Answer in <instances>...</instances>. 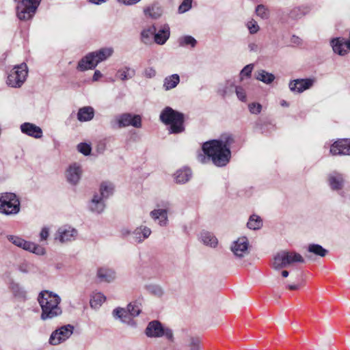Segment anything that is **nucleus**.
I'll return each instance as SVG.
<instances>
[{
	"label": "nucleus",
	"mask_w": 350,
	"mask_h": 350,
	"mask_svg": "<svg viewBox=\"0 0 350 350\" xmlns=\"http://www.w3.org/2000/svg\"><path fill=\"white\" fill-rule=\"evenodd\" d=\"M248 49L250 52L257 53L260 51V48L258 43L252 42L248 44Z\"/></svg>",
	"instance_id": "nucleus-57"
},
{
	"label": "nucleus",
	"mask_w": 350,
	"mask_h": 350,
	"mask_svg": "<svg viewBox=\"0 0 350 350\" xmlns=\"http://www.w3.org/2000/svg\"><path fill=\"white\" fill-rule=\"evenodd\" d=\"M112 314L115 319H119L123 323L132 327L136 325L135 322L130 317L126 308H116L113 310Z\"/></svg>",
	"instance_id": "nucleus-23"
},
{
	"label": "nucleus",
	"mask_w": 350,
	"mask_h": 350,
	"mask_svg": "<svg viewBox=\"0 0 350 350\" xmlns=\"http://www.w3.org/2000/svg\"><path fill=\"white\" fill-rule=\"evenodd\" d=\"M171 204L168 201H161L156 204L155 207L150 212L149 216L159 227H167L169 225V213Z\"/></svg>",
	"instance_id": "nucleus-5"
},
{
	"label": "nucleus",
	"mask_w": 350,
	"mask_h": 350,
	"mask_svg": "<svg viewBox=\"0 0 350 350\" xmlns=\"http://www.w3.org/2000/svg\"><path fill=\"white\" fill-rule=\"evenodd\" d=\"M310 11V8L307 5H301L295 7L291 10L288 13L289 17L293 20H298L308 14Z\"/></svg>",
	"instance_id": "nucleus-33"
},
{
	"label": "nucleus",
	"mask_w": 350,
	"mask_h": 350,
	"mask_svg": "<svg viewBox=\"0 0 350 350\" xmlns=\"http://www.w3.org/2000/svg\"><path fill=\"white\" fill-rule=\"evenodd\" d=\"M28 69L26 64L16 65L8 72L6 84L11 88H19L26 81Z\"/></svg>",
	"instance_id": "nucleus-7"
},
{
	"label": "nucleus",
	"mask_w": 350,
	"mask_h": 350,
	"mask_svg": "<svg viewBox=\"0 0 350 350\" xmlns=\"http://www.w3.org/2000/svg\"><path fill=\"white\" fill-rule=\"evenodd\" d=\"M144 12L146 15L152 18H158L162 14V10L161 8L157 5H152L146 8L144 10Z\"/></svg>",
	"instance_id": "nucleus-46"
},
{
	"label": "nucleus",
	"mask_w": 350,
	"mask_h": 350,
	"mask_svg": "<svg viewBox=\"0 0 350 350\" xmlns=\"http://www.w3.org/2000/svg\"><path fill=\"white\" fill-rule=\"evenodd\" d=\"M191 175V170L184 167L177 170L174 174V178L176 183L185 184L190 180Z\"/></svg>",
	"instance_id": "nucleus-30"
},
{
	"label": "nucleus",
	"mask_w": 350,
	"mask_h": 350,
	"mask_svg": "<svg viewBox=\"0 0 350 350\" xmlns=\"http://www.w3.org/2000/svg\"><path fill=\"white\" fill-rule=\"evenodd\" d=\"M139 1L140 0H118V2L127 5L135 4Z\"/></svg>",
	"instance_id": "nucleus-59"
},
{
	"label": "nucleus",
	"mask_w": 350,
	"mask_h": 350,
	"mask_svg": "<svg viewBox=\"0 0 350 350\" xmlns=\"http://www.w3.org/2000/svg\"><path fill=\"white\" fill-rule=\"evenodd\" d=\"M256 15L262 20H267L270 16L269 9L265 5H258L255 9Z\"/></svg>",
	"instance_id": "nucleus-44"
},
{
	"label": "nucleus",
	"mask_w": 350,
	"mask_h": 350,
	"mask_svg": "<svg viewBox=\"0 0 350 350\" xmlns=\"http://www.w3.org/2000/svg\"><path fill=\"white\" fill-rule=\"evenodd\" d=\"M307 251L309 254H314L320 257H324L327 254V250L323 248L319 244H310L308 247Z\"/></svg>",
	"instance_id": "nucleus-40"
},
{
	"label": "nucleus",
	"mask_w": 350,
	"mask_h": 350,
	"mask_svg": "<svg viewBox=\"0 0 350 350\" xmlns=\"http://www.w3.org/2000/svg\"><path fill=\"white\" fill-rule=\"evenodd\" d=\"M288 288L290 290H297V289H298V286L296 285V284H290V285H288Z\"/></svg>",
	"instance_id": "nucleus-62"
},
{
	"label": "nucleus",
	"mask_w": 350,
	"mask_h": 350,
	"mask_svg": "<svg viewBox=\"0 0 350 350\" xmlns=\"http://www.w3.org/2000/svg\"><path fill=\"white\" fill-rule=\"evenodd\" d=\"M78 230L70 225L59 226L54 234V239L62 244L75 241L78 237Z\"/></svg>",
	"instance_id": "nucleus-12"
},
{
	"label": "nucleus",
	"mask_w": 350,
	"mask_h": 350,
	"mask_svg": "<svg viewBox=\"0 0 350 350\" xmlns=\"http://www.w3.org/2000/svg\"><path fill=\"white\" fill-rule=\"evenodd\" d=\"M92 53L97 64H98L99 63L107 60L113 55V49L112 47H105Z\"/></svg>",
	"instance_id": "nucleus-29"
},
{
	"label": "nucleus",
	"mask_w": 350,
	"mask_h": 350,
	"mask_svg": "<svg viewBox=\"0 0 350 350\" xmlns=\"http://www.w3.org/2000/svg\"><path fill=\"white\" fill-rule=\"evenodd\" d=\"M97 65L95 58L91 52L79 60L77 69L79 71L83 72L88 70L94 69Z\"/></svg>",
	"instance_id": "nucleus-22"
},
{
	"label": "nucleus",
	"mask_w": 350,
	"mask_h": 350,
	"mask_svg": "<svg viewBox=\"0 0 350 350\" xmlns=\"http://www.w3.org/2000/svg\"><path fill=\"white\" fill-rule=\"evenodd\" d=\"M110 125L113 129H121L129 126L135 128H141L142 118L139 115L124 113L115 116L110 121Z\"/></svg>",
	"instance_id": "nucleus-8"
},
{
	"label": "nucleus",
	"mask_w": 350,
	"mask_h": 350,
	"mask_svg": "<svg viewBox=\"0 0 350 350\" xmlns=\"http://www.w3.org/2000/svg\"><path fill=\"white\" fill-rule=\"evenodd\" d=\"M122 237H126L132 234L131 231L127 228H123L120 230Z\"/></svg>",
	"instance_id": "nucleus-60"
},
{
	"label": "nucleus",
	"mask_w": 350,
	"mask_h": 350,
	"mask_svg": "<svg viewBox=\"0 0 350 350\" xmlns=\"http://www.w3.org/2000/svg\"><path fill=\"white\" fill-rule=\"evenodd\" d=\"M6 238L15 246L37 256H44L46 254V249L42 245L27 241L21 237L9 234L7 235Z\"/></svg>",
	"instance_id": "nucleus-6"
},
{
	"label": "nucleus",
	"mask_w": 350,
	"mask_h": 350,
	"mask_svg": "<svg viewBox=\"0 0 350 350\" xmlns=\"http://www.w3.org/2000/svg\"><path fill=\"white\" fill-rule=\"evenodd\" d=\"M247 226L251 230H258L262 226V220L259 216L252 215L249 218Z\"/></svg>",
	"instance_id": "nucleus-41"
},
{
	"label": "nucleus",
	"mask_w": 350,
	"mask_h": 350,
	"mask_svg": "<svg viewBox=\"0 0 350 350\" xmlns=\"http://www.w3.org/2000/svg\"><path fill=\"white\" fill-rule=\"evenodd\" d=\"M316 82L315 78L297 79L288 83L290 90L294 93H302L311 88Z\"/></svg>",
	"instance_id": "nucleus-15"
},
{
	"label": "nucleus",
	"mask_w": 350,
	"mask_h": 350,
	"mask_svg": "<svg viewBox=\"0 0 350 350\" xmlns=\"http://www.w3.org/2000/svg\"><path fill=\"white\" fill-rule=\"evenodd\" d=\"M91 3L99 5L103 2H105L106 0H89Z\"/></svg>",
	"instance_id": "nucleus-61"
},
{
	"label": "nucleus",
	"mask_w": 350,
	"mask_h": 350,
	"mask_svg": "<svg viewBox=\"0 0 350 350\" xmlns=\"http://www.w3.org/2000/svg\"><path fill=\"white\" fill-rule=\"evenodd\" d=\"M159 119L162 123L170 126L168 132L170 134H179L185 131L184 114L170 107H166L161 111Z\"/></svg>",
	"instance_id": "nucleus-3"
},
{
	"label": "nucleus",
	"mask_w": 350,
	"mask_h": 350,
	"mask_svg": "<svg viewBox=\"0 0 350 350\" xmlns=\"http://www.w3.org/2000/svg\"><path fill=\"white\" fill-rule=\"evenodd\" d=\"M146 335L149 338H161L165 336L170 342L174 341L173 331L163 326L159 321H150L145 330Z\"/></svg>",
	"instance_id": "nucleus-9"
},
{
	"label": "nucleus",
	"mask_w": 350,
	"mask_h": 350,
	"mask_svg": "<svg viewBox=\"0 0 350 350\" xmlns=\"http://www.w3.org/2000/svg\"><path fill=\"white\" fill-rule=\"evenodd\" d=\"M20 129L23 133L36 139L41 138L43 135L42 129L33 123H23Z\"/></svg>",
	"instance_id": "nucleus-19"
},
{
	"label": "nucleus",
	"mask_w": 350,
	"mask_h": 350,
	"mask_svg": "<svg viewBox=\"0 0 350 350\" xmlns=\"http://www.w3.org/2000/svg\"><path fill=\"white\" fill-rule=\"evenodd\" d=\"M113 189L114 187L111 183L103 182L100 186V193L98 194L102 196L104 200H106L113 194Z\"/></svg>",
	"instance_id": "nucleus-38"
},
{
	"label": "nucleus",
	"mask_w": 350,
	"mask_h": 350,
	"mask_svg": "<svg viewBox=\"0 0 350 350\" xmlns=\"http://www.w3.org/2000/svg\"><path fill=\"white\" fill-rule=\"evenodd\" d=\"M96 277L100 282L112 283L117 279V273L113 269L103 267L97 269Z\"/></svg>",
	"instance_id": "nucleus-18"
},
{
	"label": "nucleus",
	"mask_w": 350,
	"mask_h": 350,
	"mask_svg": "<svg viewBox=\"0 0 350 350\" xmlns=\"http://www.w3.org/2000/svg\"><path fill=\"white\" fill-rule=\"evenodd\" d=\"M199 239L204 245L211 247H215L218 243L217 239L210 232H202Z\"/></svg>",
	"instance_id": "nucleus-31"
},
{
	"label": "nucleus",
	"mask_w": 350,
	"mask_h": 350,
	"mask_svg": "<svg viewBox=\"0 0 350 350\" xmlns=\"http://www.w3.org/2000/svg\"><path fill=\"white\" fill-rule=\"evenodd\" d=\"M77 150L85 156H88L91 154L92 147L87 143H80L77 145Z\"/></svg>",
	"instance_id": "nucleus-53"
},
{
	"label": "nucleus",
	"mask_w": 350,
	"mask_h": 350,
	"mask_svg": "<svg viewBox=\"0 0 350 350\" xmlns=\"http://www.w3.org/2000/svg\"><path fill=\"white\" fill-rule=\"evenodd\" d=\"M288 271H286V270H284L282 271V275L284 277V278H286L288 276Z\"/></svg>",
	"instance_id": "nucleus-64"
},
{
	"label": "nucleus",
	"mask_w": 350,
	"mask_h": 350,
	"mask_svg": "<svg viewBox=\"0 0 350 350\" xmlns=\"http://www.w3.org/2000/svg\"><path fill=\"white\" fill-rule=\"evenodd\" d=\"M10 288L13 294L18 297H25L26 295V291L25 288L17 282H12Z\"/></svg>",
	"instance_id": "nucleus-42"
},
{
	"label": "nucleus",
	"mask_w": 350,
	"mask_h": 350,
	"mask_svg": "<svg viewBox=\"0 0 350 350\" xmlns=\"http://www.w3.org/2000/svg\"><path fill=\"white\" fill-rule=\"evenodd\" d=\"M178 43L180 47L190 46L194 48L197 44V40L191 36L186 35L178 39Z\"/></svg>",
	"instance_id": "nucleus-39"
},
{
	"label": "nucleus",
	"mask_w": 350,
	"mask_h": 350,
	"mask_svg": "<svg viewBox=\"0 0 350 350\" xmlns=\"http://www.w3.org/2000/svg\"><path fill=\"white\" fill-rule=\"evenodd\" d=\"M41 0H21L16 6V16L21 21L32 18Z\"/></svg>",
	"instance_id": "nucleus-10"
},
{
	"label": "nucleus",
	"mask_w": 350,
	"mask_h": 350,
	"mask_svg": "<svg viewBox=\"0 0 350 350\" xmlns=\"http://www.w3.org/2000/svg\"><path fill=\"white\" fill-rule=\"evenodd\" d=\"M21 211L19 198L12 192L0 193V213L5 215H15Z\"/></svg>",
	"instance_id": "nucleus-4"
},
{
	"label": "nucleus",
	"mask_w": 350,
	"mask_h": 350,
	"mask_svg": "<svg viewBox=\"0 0 350 350\" xmlns=\"http://www.w3.org/2000/svg\"><path fill=\"white\" fill-rule=\"evenodd\" d=\"M126 310L129 312L130 317L133 319V317H135L138 316L141 312V308L137 304H129L126 306Z\"/></svg>",
	"instance_id": "nucleus-50"
},
{
	"label": "nucleus",
	"mask_w": 350,
	"mask_h": 350,
	"mask_svg": "<svg viewBox=\"0 0 350 350\" xmlns=\"http://www.w3.org/2000/svg\"><path fill=\"white\" fill-rule=\"evenodd\" d=\"M95 111L91 106H85L79 109L77 118L81 122L91 121L94 117Z\"/></svg>",
	"instance_id": "nucleus-27"
},
{
	"label": "nucleus",
	"mask_w": 350,
	"mask_h": 350,
	"mask_svg": "<svg viewBox=\"0 0 350 350\" xmlns=\"http://www.w3.org/2000/svg\"><path fill=\"white\" fill-rule=\"evenodd\" d=\"M234 142L231 134L226 133L217 139L204 142L202 152L197 155L198 162L202 164L209 161L217 167L226 166L231 158L230 147Z\"/></svg>",
	"instance_id": "nucleus-1"
},
{
	"label": "nucleus",
	"mask_w": 350,
	"mask_h": 350,
	"mask_svg": "<svg viewBox=\"0 0 350 350\" xmlns=\"http://www.w3.org/2000/svg\"><path fill=\"white\" fill-rule=\"evenodd\" d=\"M245 26L247 28L249 33L252 35L257 33L260 29L258 23L253 18L249 20L245 23Z\"/></svg>",
	"instance_id": "nucleus-49"
},
{
	"label": "nucleus",
	"mask_w": 350,
	"mask_h": 350,
	"mask_svg": "<svg viewBox=\"0 0 350 350\" xmlns=\"http://www.w3.org/2000/svg\"><path fill=\"white\" fill-rule=\"evenodd\" d=\"M152 230L149 227L141 225L132 232V235L135 242L142 243L150 236Z\"/></svg>",
	"instance_id": "nucleus-24"
},
{
	"label": "nucleus",
	"mask_w": 350,
	"mask_h": 350,
	"mask_svg": "<svg viewBox=\"0 0 350 350\" xmlns=\"http://www.w3.org/2000/svg\"><path fill=\"white\" fill-rule=\"evenodd\" d=\"M105 208V200L98 194H94L89 203V209L95 213H101Z\"/></svg>",
	"instance_id": "nucleus-25"
},
{
	"label": "nucleus",
	"mask_w": 350,
	"mask_h": 350,
	"mask_svg": "<svg viewBox=\"0 0 350 350\" xmlns=\"http://www.w3.org/2000/svg\"><path fill=\"white\" fill-rule=\"evenodd\" d=\"M329 44L334 53L338 55L345 56L349 52L348 48L346 47V42L344 38H334L330 40Z\"/></svg>",
	"instance_id": "nucleus-20"
},
{
	"label": "nucleus",
	"mask_w": 350,
	"mask_h": 350,
	"mask_svg": "<svg viewBox=\"0 0 350 350\" xmlns=\"http://www.w3.org/2000/svg\"><path fill=\"white\" fill-rule=\"evenodd\" d=\"M192 0H183L178 7V12L183 14L191 8Z\"/></svg>",
	"instance_id": "nucleus-54"
},
{
	"label": "nucleus",
	"mask_w": 350,
	"mask_h": 350,
	"mask_svg": "<svg viewBox=\"0 0 350 350\" xmlns=\"http://www.w3.org/2000/svg\"><path fill=\"white\" fill-rule=\"evenodd\" d=\"M249 111L252 114H258L261 112L262 105L258 103H252L248 105Z\"/></svg>",
	"instance_id": "nucleus-55"
},
{
	"label": "nucleus",
	"mask_w": 350,
	"mask_h": 350,
	"mask_svg": "<svg viewBox=\"0 0 350 350\" xmlns=\"http://www.w3.org/2000/svg\"><path fill=\"white\" fill-rule=\"evenodd\" d=\"M254 68V65L253 64H250L244 66L239 73L240 81L250 78Z\"/></svg>",
	"instance_id": "nucleus-47"
},
{
	"label": "nucleus",
	"mask_w": 350,
	"mask_h": 350,
	"mask_svg": "<svg viewBox=\"0 0 350 350\" xmlns=\"http://www.w3.org/2000/svg\"><path fill=\"white\" fill-rule=\"evenodd\" d=\"M143 75L148 79H152L156 76L157 71L153 67H148L144 69Z\"/></svg>",
	"instance_id": "nucleus-56"
},
{
	"label": "nucleus",
	"mask_w": 350,
	"mask_h": 350,
	"mask_svg": "<svg viewBox=\"0 0 350 350\" xmlns=\"http://www.w3.org/2000/svg\"><path fill=\"white\" fill-rule=\"evenodd\" d=\"M286 260L288 261V267L293 265L295 262L304 263L305 262L304 258L302 257L301 254L295 252L291 251H288V257Z\"/></svg>",
	"instance_id": "nucleus-43"
},
{
	"label": "nucleus",
	"mask_w": 350,
	"mask_h": 350,
	"mask_svg": "<svg viewBox=\"0 0 350 350\" xmlns=\"http://www.w3.org/2000/svg\"><path fill=\"white\" fill-rule=\"evenodd\" d=\"M38 301L42 309V320L52 319L62 314L59 306L61 298L58 295L49 291H43L40 293Z\"/></svg>",
	"instance_id": "nucleus-2"
},
{
	"label": "nucleus",
	"mask_w": 350,
	"mask_h": 350,
	"mask_svg": "<svg viewBox=\"0 0 350 350\" xmlns=\"http://www.w3.org/2000/svg\"><path fill=\"white\" fill-rule=\"evenodd\" d=\"M249 241L246 237H239L234 241L230 246V250L237 258H243L249 253Z\"/></svg>",
	"instance_id": "nucleus-14"
},
{
	"label": "nucleus",
	"mask_w": 350,
	"mask_h": 350,
	"mask_svg": "<svg viewBox=\"0 0 350 350\" xmlns=\"http://www.w3.org/2000/svg\"><path fill=\"white\" fill-rule=\"evenodd\" d=\"M156 29L154 26L150 27L142 31V39L144 43H148L152 36L154 37Z\"/></svg>",
	"instance_id": "nucleus-48"
},
{
	"label": "nucleus",
	"mask_w": 350,
	"mask_h": 350,
	"mask_svg": "<svg viewBox=\"0 0 350 350\" xmlns=\"http://www.w3.org/2000/svg\"><path fill=\"white\" fill-rule=\"evenodd\" d=\"M327 184L331 191L342 195L347 181L345 175L338 171H332L327 175Z\"/></svg>",
	"instance_id": "nucleus-11"
},
{
	"label": "nucleus",
	"mask_w": 350,
	"mask_h": 350,
	"mask_svg": "<svg viewBox=\"0 0 350 350\" xmlns=\"http://www.w3.org/2000/svg\"><path fill=\"white\" fill-rule=\"evenodd\" d=\"M235 87L234 81L228 79L218 84L217 93L223 98L230 97L232 95Z\"/></svg>",
	"instance_id": "nucleus-21"
},
{
	"label": "nucleus",
	"mask_w": 350,
	"mask_h": 350,
	"mask_svg": "<svg viewBox=\"0 0 350 350\" xmlns=\"http://www.w3.org/2000/svg\"><path fill=\"white\" fill-rule=\"evenodd\" d=\"M51 232V228L48 226H44L41 228L39 232V241L40 242H46Z\"/></svg>",
	"instance_id": "nucleus-52"
},
{
	"label": "nucleus",
	"mask_w": 350,
	"mask_h": 350,
	"mask_svg": "<svg viewBox=\"0 0 350 350\" xmlns=\"http://www.w3.org/2000/svg\"><path fill=\"white\" fill-rule=\"evenodd\" d=\"M145 288L148 293L158 297H161L164 294L163 288L159 284H147Z\"/></svg>",
	"instance_id": "nucleus-45"
},
{
	"label": "nucleus",
	"mask_w": 350,
	"mask_h": 350,
	"mask_svg": "<svg viewBox=\"0 0 350 350\" xmlns=\"http://www.w3.org/2000/svg\"><path fill=\"white\" fill-rule=\"evenodd\" d=\"M135 75V69L129 66H124L117 71L116 77L121 81H127L134 77Z\"/></svg>",
	"instance_id": "nucleus-35"
},
{
	"label": "nucleus",
	"mask_w": 350,
	"mask_h": 350,
	"mask_svg": "<svg viewBox=\"0 0 350 350\" xmlns=\"http://www.w3.org/2000/svg\"><path fill=\"white\" fill-rule=\"evenodd\" d=\"M237 98L243 103L247 101V93L245 89L241 85H236L234 89Z\"/></svg>",
	"instance_id": "nucleus-51"
},
{
	"label": "nucleus",
	"mask_w": 350,
	"mask_h": 350,
	"mask_svg": "<svg viewBox=\"0 0 350 350\" xmlns=\"http://www.w3.org/2000/svg\"><path fill=\"white\" fill-rule=\"evenodd\" d=\"M256 79L265 84L269 85L275 80V77L272 73L265 70H259L256 72Z\"/></svg>",
	"instance_id": "nucleus-36"
},
{
	"label": "nucleus",
	"mask_w": 350,
	"mask_h": 350,
	"mask_svg": "<svg viewBox=\"0 0 350 350\" xmlns=\"http://www.w3.org/2000/svg\"><path fill=\"white\" fill-rule=\"evenodd\" d=\"M288 251L282 250L278 252L273 257L272 267L276 270L281 269L284 267H287L288 265L287 260Z\"/></svg>",
	"instance_id": "nucleus-26"
},
{
	"label": "nucleus",
	"mask_w": 350,
	"mask_h": 350,
	"mask_svg": "<svg viewBox=\"0 0 350 350\" xmlns=\"http://www.w3.org/2000/svg\"><path fill=\"white\" fill-rule=\"evenodd\" d=\"M179 83L180 76L178 74H172L164 78L163 88L165 91H169L175 88Z\"/></svg>",
	"instance_id": "nucleus-32"
},
{
	"label": "nucleus",
	"mask_w": 350,
	"mask_h": 350,
	"mask_svg": "<svg viewBox=\"0 0 350 350\" xmlns=\"http://www.w3.org/2000/svg\"><path fill=\"white\" fill-rule=\"evenodd\" d=\"M332 155H350V140L340 139L335 142L330 147Z\"/></svg>",
	"instance_id": "nucleus-17"
},
{
	"label": "nucleus",
	"mask_w": 350,
	"mask_h": 350,
	"mask_svg": "<svg viewBox=\"0 0 350 350\" xmlns=\"http://www.w3.org/2000/svg\"><path fill=\"white\" fill-rule=\"evenodd\" d=\"M103 77V74L100 72V70H95L94 75L92 77V81H98L101 77Z\"/></svg>",
	"instance_id": "nucleus-58"
},
{
	"label": "nucleus",
	"mask_w": 350,
	"mask_h": 350,
	"mask_svg": "<svg viewBox=\"0 0 350 350\" xmlns=\"http://www.w3.org/2000/svg\"><path fill=\"white\" fill-rule=\"evenodd\" d=\"M170 35V29L168 25H163L154 33V42L160 45L164 44L169 39Z\"/></svg>",
	"instance_id": "nucleus-28"
},
{
	"label": "nucleus",
	"mask_w": 350,
	"mask_h": 350,
	"mask_svg": "<svg viewBox=\"0 0 350 350\" xmlns=\"http://www.w3.org/2000/svg\"><path fill=\"white\" fill-rule=\"evenodd\" d=\"M18 270L24 274H36L38 273L37 267L29 262L23 261L18 265Z\"/></svg>",
	"instance_id": "nucleus-37"
},
{
	"label": "nucleus",
	"mask_w": 350,
	"mask_h": 350,
	"mask_svg": "<svg viewBox=\"0 0 350 350\" xmlns=\"http://www.w3.org/2000/svg\"><path fill=\"white\" fill-rule=\"evenodd\" d=\"M280 105L282 107H288L289 106V104L288 103V102H286V100H283L281 101L280 103Z\"/></svg>",
	"instance_id": "nucleus-63"
},
{
	"label": "nucleus",
	"mask_w": 350,
	"mask_h": 350,
	"mask_svg": "<svg viewBox=\"0 0 350 350\" xmlns=\"http://www.w3.org/2000/svg\"><path fill=\"white\" fill-rule=\"evenodd\" d=\"M74 326L68 324L60 327L53 331L49 339V342L51 345H57L67 339L72 334Z\"/></svg>",
	"instance_id": "nucleus-13"
},
{
	"label": "nucleus",
	"mask_w": 350,
	"mask_h": 350,
	"mask_svg": "<svg viewBox=\"0 0 350 350\" xmlns=\"http://www.w3.org/2000/svg\"><path fill=\"white\" fill-rule=\"evenodd\" d=\"M83 173L82 166L80 163H73L70 164L66 170L65 176L67 181L76 185L79 183Z\"/></svg>",
	"instance_id": "nucleus-16"
},
{
	"label": "nucleus",
	"mask_w": 350,
	"mask_h": 350,
	"mask_svg": "<svg viewBox=\"0 0 350 350\" xmlns=\"http://www.w3.org/2000/svg\"><path fill=\"white\" fill-rule=\"evenodd\" d=\"M106 297L99 291L93 292L90 298V306L92 308L98 309L105 301Z\"/></svg>",
	"instance_id": "nucleus-34"
}]
</instances>
